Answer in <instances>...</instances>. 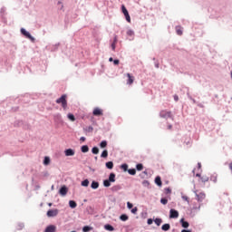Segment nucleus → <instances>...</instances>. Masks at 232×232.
<instances>
[{"instance_id":"obj_35","label":"nucleus","mask_w":232,"mask_h":232,"mask_svg":"<svg viewBox=\"0 0 232 232\" xmlns=\"http://www.w3.org/2000/svg\"><path fill=\"white\" fill-rule=\"evenodd\" d=\"M44 164H45V166H48V164H50V158L45 157L44 160Z\"/></svg>"},{"instance_id":"obj_56","label":"nucleus","mask_w":232,"mask_h":232,"mask_svg":"<svg viewBox=\"0 0 232 232\" xmlns=\"http://www.w3.org/2000/svg\"><path fill=\"white\" fill-rule=\"evenodd\" d=\"M196 177H200V174H196Z\"/></svg>"},{"instance_id":"obj_53","label":"nucleus","mask_w":232,"mask_h":232,"mask_svg":"<svg viewBox=\"0 0 232 232\" xmlns=\"http://www.w3.org/2000/svg\"><path fill=\"white\" fill-rule=\"evenodd\" d=\"M181 232H191V230L183 229Z\"/></svg>"},{"instance_id":"obj_6","label":"nucleus","mask_w":232,"mask_h":232,"mask_svg":"<svg viewBox=\"0 0 232 232\" xmlns=\"http://www.w3.org/2000/svg\"><path fill=\"white\" fill-rule=\"evenodd\" d=\"M92 114L95 116V117H101V115H102V109H100V108H95L92 111Z\"/></svg>"},{"instance_id":"obj_29","label":"nucleus","mask_w":232,"mask_h":232,"mask_svg":"<svg viewBox=\"0 0 232 232\" xmlns=\"http://www.w3.org/2000/svg\"><path fill=\"white\" fill-rule=\"evenodd\" d=\"M121 12H122L123 15H127L129 14L128 9H126V6H124V5H121Z\"/></svg>"},{"instance_id":"obj_20","label":"nucleus","mask_w":232,"mask_h":232,"mask_svg":"<svg viewBox=\"0 0 232 232\" xmlns=\"http://www.w3.org/2000/svg\"><path fill=\"white\" fill-rule=\"evenodd\" d=\"M136 169L138 171H142L144 169V166L142 165V163H139L136 165Z\"/></svg>"},{"instance_id":"obj_16","label":"nucleus","mask_w":232,"mask_h":232,"mask_svg":"<svg viewBox=\"0 0 232 232\" xmlns=\"http://www.w3.org/2000/svg\"><path fill=\"white\" fill-rule=\"evenodd\" d=\"M104 229H106L107 231H115V228L110 224L105 225Z\"/></svg>"},{"instance_id":"obj_46","label":"nucleus","mask_w":232,"mask_h":232,"mask_svg":"<svg viewBox=\"0 0 232 232\" xmlns=\"http://www.w3.org/2000/svg\"><path fill=\"white\" fill-rule=\"evenodd\" d=\"M182 199L186 200V202H189V198H188V196H182Z\"/></svg>"},{"instance_id":"obj_45","label":"nucleus","mask_w":232,"mask_h":232,"mask_svg":"<svg viewBox=\"0 0 232 232\" xmlns=\"http://www.w3.org/2000/svg\"><path fill=\"white\" fill-rule=\"evenodd\" d=\"M116 45L117 44L114 42L111 44V49L113 50V52H115Z\"/></svg>"},{"instance_id":"obj_15","label":"nucleus","mask_w":232,"mask_h":232,"mask_svg":"<svg viewBox=\"0 0 232 232\" xmlns=\"http://www.w3.org/2000/svg\"><path fill=\"white\" fill-rule=\"evenodd\" d=\"M91 188H92V189H98V188H99V182H97V181H92V184H91Z\"/></svg>"},{"instance_id":"obj_25","label":"nucleus","mask_w":232,"mask_h":232,"mask_svg":"<svg viewBox=\"0 0 232 232\" xmlns=\"http://www.w3.org/2000/svg\"><path fill=\"white\" fill-rule=\"evenodd\" d=\"M111 181H109V179H105L104 181H103V186L105 187V188H110V186H111Z\"/></svg>"},{"instance_id":"obj_54","label":"nucleus","mask_w":232,"mask_h":232,"mask_svg":"<svg viewBox=\"0 0 232 232\" xmlns=\"http://www.w3.org/2000/svg\"><path fill=\"white\" fill-rule=\"evenodd\" d=\"M171 128H173V126H171V125L168 126V130H171Z\"/></svg>"},{"instance_id":"obj_13","label":"nucleus","mask_w":232,"mask_h":232,"mask_svg":"<svg viewBox=\"0 0 232 232\" xmlns=\"http://www.w3.org/2000/svg\"><path fill=\"white\" fill-rule=\"evenodd\" d=\"M155 184H157V186H162V179H160V176L156 177Z\"/></svg>"},{"instance_id":"obj_21","label":"nucleus","mask_w":232,"mask_h":232,"mask_svg":"<svg viewBox=\"0 0 232 232\" xmlns=\"http://www.w3.org/2000/svg\"><path fill=\"white\" fill-rule=\"evenodd\" d=\"M67 117L69 121H72V122H75V116L73 114L69 113Z\"/></svg>"},{"instance_id":"obj_36","label":"nucleus","mask_w":232,"mask_h":232,"mask_svg":"<svg viewBox=\"0 0 232 232\" xmlns=\"http://www.w3.org/2000/svg\"><path fill=\"white\" fill-rule=\"evenodd\" d=\"M160 203L163 204V206H166V204H168V199L166 198H162L160 199Z\"/></svg>"},{"instance_id":"obj_44","label":"nucleus","mask_w":232,"mask_h":232,"mask_svg":"<svg viewBox=\"0 0 232 232\" xmlns=\"http://www.w3.org/2000/svg\"><path fill=\"white\" fill-rule=\"evenodd\" d=\"M127 207L129 209H131L133 208V204H131L130 202H127Z\"/></svg>"},{"instance_id":"obj_10","label":"nucleus","mask_w":232,"mask_h":232,"mask_svg":"<svg viewBox=\"0 0 232 232\" xmlns=\"http://www.w3.org/2000/svg\"><path fill=\"white\" fill-rule=\"evenodd\" d=\"M127 77H128V81H127V84H133L134 81H135V77L131 76V74L127 73Z\"/></svg>"},{"instance_id":"obj_18","label":"nucleus","mask_w":232,"mask_h":232,"mask_svg":"<svg viewBox=\"0 0 232 232\" xmlns=\"http://www.w3.org/2000/svg\"><path fill=\"white\" fill-rule=\"evenodd\" d=\"M181 226L182 227L188 228L189 227V223L188 221H184V219H181Z\"/></svg>"},{"instance_id":"obj_42","label":"nucleus","mask_w":232,"mask_h":232,"mask_svg":"<svg viewBox=\"0 0 232 232\" xmlns=\"http://www.w3.org/2000/svg\"><path fill=\"white\" fill-rule=\"evenodd\" d=\"M127 35H130V37H131L132 35H134L133 31L128 30V31H127Z\"/></svg>"},{"instance_id":"obj_12","label":"nucleus","mask_w":232,"mask_h":232,"mask_svg":"<svg viewBox=\"0 0 232 232\" xmlns=\"http://www.w3.org/2000/svg\"><path fill=\"white\" fill-rule=\"evenodd\" d=\"M170 228H171V226L169 224H164L161 227L162 231H169Z\"/></svg>"},{"instance_id":"obj_51","label":"nucleus","mask_w":232,"mask_h":232,"mask_svg":"<svg viewBox=\"0 0 232 232\" xmlns=\"http://www.w3.org/2000/svg\"><path fill=\"white\" fill-rule=\"evenodd\" d=\"M174 100H175L176 102L179 101V96L174 95Z\"/></svg>"},{"instance_id":"obj_37","label":"nucleus","mask_w":232,"mask_h":232,"mask_svg":"<svg viewBox=\"0 0 232 232\" xmlns=\"http://www.w3.org/2000/svg\"><path fill=\"white\" fill-rule=\"evenodd\" d=\"M125 18H126V21L128 23H131V17H130V13H128L127 14H125Z\"/></svg>"},{"instance_id":"obj_4","label":"nucleus","mask_w":232,"mask_h":232,"mask_svg":"<svg viewBox=\"0 0 232 232\" xmlns=\"http://www.w3.org/2000/svg\"><path fill=\"white\" fill-rule=\"evenodd\" d=\"M21 34L23 35H24V37H26L27 39H30L31 41H34V36L32 34H30V33L25 31L24 28L21 29Z\"/></svg>"},{"instance_id":"obj_14","label":"nucleus","mask_w":232,"mask_h":232,"mask_svg":"<svg viewBox=\"0 0 232 232\" xmlns=\"http://www.w3.org/2000/svg\"><path fill=\"white\" fill-rule=\"evenodd\" d=\"M81 150L82 153H88V151H90V148L88 147V145L82 146Z\"/></svg>"},{"instance_id":"obj_43","label":"nucleus","mask_w":232,"mask_h":232,"mask_svg":"<svg viewBox=\"0 0 232 232\" xmlns=\"http://www.w3.org/2000/svg\"><path fill=\"white\" fill-rule=\"evenodd\" d=\"M165 193L167 195H169V193H171V188H165Z\"/></svg>"},{"instance_id":"obj_24","label":"nucleus","mask_w":232,"mask_h":232,"mask_svg":"<svg viewBox=\"0 0 232 232\" xmlns=\"http://www.w3.org/2000/svg\"><path fill=\"white\" fill-rule=\"evenodd\" d=\"M109 181L115 182V173H111L109 176Z\"/></svg>"},{"instance_id":"obj_2","label":"nucleus","mask_w":232,"mask_h":232,"mask_svg":"<svg viewBox=\"0 0 232 232\" xmlns=\"http://www.w3.org/2000/svg\"><path fill=\"white\" fill-rule=\"evenodd\" d=\"M160 117H161V119H173V114L169 111L163 110L160 111Z\"/></svg>"},{"instance_id":"obj_26","label":"nucleus","mask_w":232,"mask_h":232,"mask_svg":"<svg viewBox=\"0 0 232 232\" xmlns=\"http://www.w3.org/2000/svg\"><path fill=\"white\" fill-rule=\"evenodd\" d=\"M129 217L126 214H123L120 217V219L122 220V222H126L128 220Z\"/></svg>"},{"instance_id":"obj_28","label":"nucleus","mask_w":232,"mask_h":232,"mask_svg":"<svg viewBox=\"0 0 232 232\" xmlns=\"http://www.w3.org/2000/svg\"><path fill=\"white\" fill-rule=\"evenodd\" d=\"M128 173H129V175H136L137 170L135 169H128Z\"/></svg>"},{"instance_id":"obj_34","label":"nucleus","mask_w":232,"mask_h":232,"mask_svg":"<svg viewBox=\"0 0 232 232\" xmlns=\"http://www.w3.org/2000/svg\"><path fill=\"white\" fill-rule=\"evenodd\" d=\"M121 169H123V171H128V164L124 163L121 166Z\"/></svg>"},{"instance_id":"obj_50","label":"nucleus","mask_w":232,"mask_h":232,"mask_svg":"<svg viewBox=\"0 0 232 232\" xmlns=\"http://www.w3.org/2000/svg\"><path fill=\"white\" fill-rule=\"evenodd\" d=\"M117 42H118L117 36H114L113 43H116V44H117Z\"/></svg>"},{"instance_id":"obj_27","label":"nucleus","mask_w":232,"mask_h":232,"mask_svg":"<svg viewBox=\"0 0 232 232\" xmlns=\"http://www.w3.org/2000/svg\"><path fill=\"white\" fill-rule=\"evenodd\" d=\"M101 157L102 159H108V150H103Z\"/></svg>"},{"instance_id":"obj_41","label":"nucleus","mask_w":232,"mask_h":232,"mask_svg":"<svg viewBox=\"0 0 232 232\" xmlns=\"http://www.w3.org/2000/svg\"><path fill=\"white\" fill-rule=\"evenodd\" d=\"M142 184H143V186H145V188H148V187L150 186V181L144 180V181L142 182Z\"/></svg>"},{"instance_id":"obj_47","label":"nucleus","mask_w":232,"mask_h":232,"mask_svg":"<svg viewBox=\"0 0 232 232\" xmlns=\"http://www.w3.org/2000/svg\"><path fill=\"white\" fill-rule=\"evenodd\" d=\"M147 224H149V226H151V224H153V219L149 218V219L147 220Z\"/></svg>"},{"instance_id":"obj_39","label":"nucleus","mask_w":232,"mask_h":232,"mask_svg":"<svg viewBox=\"0 0 232 232\" xmlns=\"http://www.w3.org/2000/svg\"><path fill=\"white\" fill-rule=\"evenodd\" d=\"M130 211H131V213H132L133 215H136V214H137V211H139V208H138L137 207H135V208H133Z\"/></svg>"},{"instance_id":"obj_5","label":"nucleus","mask_w":232,"mask_h":232,"mask_svg":"<svg viewBox=\"0 0 232 232\" xmlns=\"http://www.w3.org/2000/svg\"><path fill=\"white\" fill-rule=\"evenodd\" d=\"M169 218H179V211L171 208L169 211Z\"/></svg>"},{"instance_id":"obj_33","label":"nucleus","mask_w":232,"mask_h":232,"mask_svg":"<svg viewBox=\"0 0 232 232\" xmlns=\"http://www.w3.org/2000/svg\"><path fill=\"white\" fill-rule=\"evenodd\" d=\"M155 224L158 226H160L162 224V219L161 218H156L154 220Z\"/></svg>"},{"instance_id":"obj_17","label":"nucleus","mask_w":232,"mask_h":232,"mask_svg":"<svg viewBox=\"0 0 232 232\" xmlns=\"http://www.w3.org/2000/svg\"><path fill=\"white\" fill-rule=\"evenodd\" d=\"M69 206H70V208H72V209H75V208H77V203L73 200H70Z\"/></svg>"},{"instance_id":"obj_57","label":"nucleus","mask_w":232,"mask_h":232,"mask_svg":"<svg viewBox=\"0 0 232 232\" xmlns=\"http://www.w3.org/2000/svg\"><path fill=\"white\" fill-rule=\"evenodd\" d=\"M49 206H52V203H49Z\"/></svg>"},{"instance_id":"obj_1","label":"nucleus","mask_w":232,"mask_h":232,"mask_svg":"<svg viewBox=\"0 0 232 232\" xmlns=\"http://www.w3.org/2000/svg\"><path fill=\"white\" fill-rule=\"evenodd\" d=\"M57 104H62V108L66 110L68 108V101H66V94H63L59 99L56 100Z\"/></svg>"},{"instance_id":"obj_49","label":"nucleus","mask_w":232,"mask_h":232,"mask_svg":"<svg viewBox=\"0 0 232 232\" xmlns=\"http://www.w3.org/2000/svg\"><path fill=\"white\" fill-rule=\"evenodd\" d=\"M80 140H82V142H84V140H86V138L85 137H81Z\"/></svg>"},{"instance_id":"obj_48","label":"nucleus","mask_w":232,"mask_h":232,"mask_svg":"<svg viewBox=\"0 0 232 232\" xmlns=\"http://www.w3.org/2000/svg\"><path fill=\"white\" fill-rule=\"evenodd\" d=\"M119 63H120L119 60H114V61H113V63H114L115 65L119 64Z\"/></svg>"},{"instance_id":"obj_58","label":"nucleus","mask_w":232,"mask_h":232,"mask_svg":"<svg viewBox=\"0 0 232 232\" xmlns=\"http://www.w3.org/2000/svg\"><path fill=\"white\" fill-rule=\"evenodd\" d=\"M58 5H61V2H59Z\"/></svg>"},{"instance_id":"obj_3","label":"nucleus","mask_w":232,"mask_h":232,"mask_svg":"<svg viewBox=\"0 0 232 232\" xmlns=\"http://www.w3.org/2000/svg\"><path fill=\"white\" fill-rule=\"evenodd\" d=\"M59 215V209H50L47 211V217L52 218V217H57Z\"/></svg>"},{"instance_id":"obj_40","label":"nucleus","mask_w":232,"mask_h":232,"mask_svg":"<svg viewBox=\"0 0 232 232\" xmlns=\"http://www.w3.org/2000/svg\"><path fill=\"white\" fill-rule=\"evenodd\" d=\"M86 131H88L89 133H92V131H93V127L92 126L87 127Z\"/></svg>"},{"instance_id":"obj_31","label":"nucleus","mask_w":232,"mask_h":232,"mask_svg":"<svg viewBox=\"0 0 232 232\" xmlns=\"http://www.w3.org/2000/svg\"><path fill=\"white\" fill-rule=\"evenodd\" d=\"M106 146H108V141H106V140H102V141L100 143V147H101V148H106Z\"/></svg>"},{"instance_id":"obj_19","label":"nucleus","mask_w":232,"mask_h":232,"mask_svg":"<svg viewBox=\"0 0 232 232\" xmlns=\"http://www.w3.org/2000/svg\"><path fill=\"white\" fill-rule=\"evenodd\" d=\"M106 168H107L108 169H113V161H108V162L106 163Z\"/></svg>"},{"instance_id":"obj_32","label":"nucleus","mask_w":232,"mask_h":232,"mask_svg":"<svg viewBox=\"0 0 232 232\" xmlns=\"http://www.w3.org/2000/svg\"><path fill=\"white\" fill-rule=\"evenodd\" d=\"M201 182H208L209 180V178L208 176H202L200 177Z\"/></svg>"},{"instance_id":"obj_55","label":"nucleus","mask_w":232,"mask_h":232,"mask_svg":"<svg viewBox=\"0 0 232 232\" xmlns=\"http://www.w3.org/2000/svg\"><path fill=\"white\" fill-rule=\"evenodd\" d=\"M114 188H116L117 189H121V187H120V186H116V187H114Z\"/></svg>"},{"instance_id":"obj_30","label":"nucleus","mask_w":232,"mask_h":232,"mask_svg":"<svg viewBox=\"0 0 232 232\" xmlns=\"http://www.w3.org/2000/svg\"><path fill=\"white\" fill-rule=\"evenodd\" d=\"M176 32H177L178 35H182V27L177 26Z\"/></svg>"},{"instance_id":"obj_52","label":"nucleus","mask_w":232,"mask_h":232,"mask_svg":"<svg viewBox=\"0 0 232 232\" xmlns=\"http://www.w3.org/2000/svg\"><path fill=\"white\" fill-rule=\"evenodd\" d=\"M109 61L110 63H113V58L112 57L109 58Z\"/></svg>"},{"instance_id":"obj_23","label":"nucleus","mask_w":232,"mask_h":232,"mask_svg":"<svg viewBox=\"0 0 232 232\" xmlns=\"http://www.w3.org/2000/svg\"><path fill=\"white\" fill-rule=\"evenodd\" d=\"M82 186H83V188H88V186H90V180L85 179L82 181Z\"/></svg>"},{"instance_id":"obj_22","label":"nucleus","mask_w":232,"mask_h":232,"mask_svg":"<svg viewBox=\"0 0 232 232\" xmlns=\"http://www.w3.org/2000/svg\"><path fill=\"white\" fill-rule=\"evenodd\" d=\"M92 153L93 155H99V148H98V147H93V148L92 149Z\"/></svg>"},{"instance_id":"obj_38","label":"nucleus","mask_w":232,"mask_h":232,"mask_svg":"<svg viewBox=\"0 0 232 232\" xmlns=\"http://www.w3.org/2000/svg\"><path fill=\"white\" fill-rule=\"evenodd\" d=\"M82 231H83V232L92 231V227H88V226H85V227H83Z\"/></svg>"},{"instance_id":"obj_8","label":"nucleus","mask_w":232,"mask_h":232,"mask_svg":"<svg viewBox=\"0 0 232 232\" xmlns=\"http://www.w3.org/2000/svg\"><path fill=\"white\" fill-rule=\"evenodd\" d=\"M60 195H62L63 197L66 196L68 193V188H66V186H63L60 188L59 190Z\"/></svg>"},{"instance_id":"obj_9","label":"nucleus","mask_w":232,"mask_h":232,"mask_svg":"<svg viewBox=\"0 0 232 232\" xmlns=\"http://www.w3.org/2000/svg\"><path fill=\"white\" fill-rule=\"evenodd\" d=\"M57 229V227H55L54 225H51V226H48L44 232H55Z\"/></svg>"},{"instance_id":"obj_7","label":"nucleus","mask_w":232,"mask_h":232,"mask_svg":"<svg viewBox=\"0 0 232 232\" xmlns=\"http://www.w3.org/2000/svg\"><path fill=\"white\" fill-rule=\"evenodd\" d=\"M65 157H73V155H75V150H72V149H67L64 151Z\"/></svg>"},{"instance_id":"obj_11","label":"nucleus","mask_w":232,"mask_h":232,"mask_svg":"<svg viewBox=\"0 0 232 232\" xmlns=\"http://www.w3.org/2000/svg\"><path fill=\"white\" fill-rule=\"evenodd\" d=\"M197 198H198V202H202V200H204V198H206V194L205 193H199V194H196Z\"/></svg>"}]
</instances>
